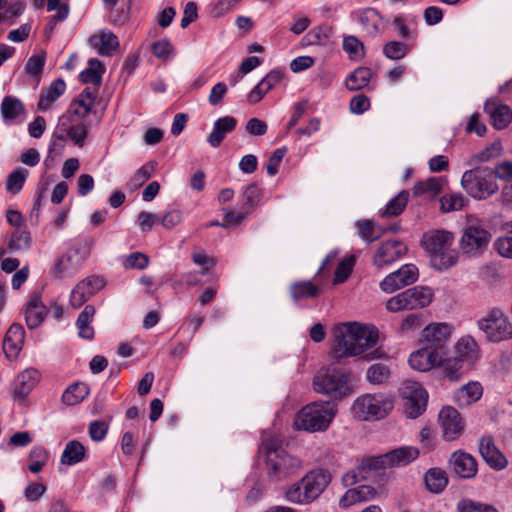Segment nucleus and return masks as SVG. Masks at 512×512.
<instances>
[{"label": "nucleus", "mask_w": 512, "mask_h": 512, "mask_svg": "<svg viewBox=\"0 0 512 512\" xmlns=\"http://www.w3.org/2000/svg\"><path fill=\"white\" fill-rule=\"evenodd\" d=\"M491 234L480 224H469L463 232L460 247L466 254L476 255L486 249Z\"/></svg>", "instance_id": "4468645a"}, {"label": "nucleus", "mask_w": 512, "mask_h": 512, "mask_svg": "<svg viewBox=\"0 0 512 512\" xmlns=\"http://www.w3.org/2000/svg\"><path fill=\"white\" fill-rule=\"evenodd\" d=\"M29 175V171L22 167H16L6 178L5 188L10 194H17L21 191Z\"/></svg>", "instance_id": "c03bdc74"}, {"label": "nucleus", "mask_w": 512, "mask_h": 512, "mask_svg": "<svg viewBox=\"0 0 512 512\" xmlns=\"http://www.w3.org/2000/svg\"><path fill=\"white\" fill-rule=\"evenodd\" d=\"M66 134L68 139L74 142L78 147H83L88 135V125L84 122L69 125V118L66 117Z\"/></svg>", "instance_id": "3c124183"}, {"label": "nucleus", "mask_w": 512, "mask_h": 512, "mask_svg": "<svg viewBox=\"0 0 512 512\" xmlns=\"http://www.w3.org/2000/svg\"><path fill=\"white\" fill-rule=\"evenodd\" d=\"M313 387L317 393L341 399L352 392L351 373L335 367L321 368L314 376Z\"/></svg>", "instance_id": "423d86ee"}, {"label": "nucleus", "mask_w": 512, "mask_h": 512, "mask_svg": "<svg viewBox=\"0 0 512 512\" xmlns=\"http://www.w3.org/2000/svg\"><path fill=\"white\" fill-rule=\"evenodd\" d=\"M389 376L390 369L383 363L371 365L366 372V378L372 384H382L388 380Z\"/></svg>", "instance_id": "6e6d98bb"}, {"label": "nucleus", "mask_w": 512, "mask_h": 512, "mask_svg": "<svg viewBox=\"0 0 512 512\" xmlns=\"http://www.w3.org/2000/svg\"><path fill=\"white\" fill-rule=\"evenodd\" d=\"M494 248L501 256L512 259V236L499 237Z\"/></svg>", "instance_id": "338daca9"}, {"label": "nucleus", "mask_w": 512, "mask_h": 512, "mask_svg": "<svg viewBox=\"0 0 512 512\" xmlns=\"http://www.w3.org/2000/svg\"><path fill=\"white\" fill-rule=\"evenodd\" d=\"M443 437L447 441L457 439L464 431V422L460 413L451 406L443 407L439 413Z\"/></svg>", "instance_id": "6ab92c4d"}, {"label": "nucleus", "mask_w": 512, "mask_h": 512, "mask_svg": "<svg viewBox=\"0 0 512 512\" xmlns=\"http://www.w3.org/2000/svg\"><path fill=\"white\" fill-rule=\"evenodd\" d=\"M484 111L490 116L492 125L498 129H505L512 121V110L505 104H499L495 100L485 102Z\"/></svg>", "instance_id": "cd10ccee"}, {"label": "nucleus", "mask_w": 512, "mask_h": 512, "mask_svg": "<svg viewBox=\"0 0 512 512\" xmlns=\"http://www.w3.org/2000/svg\"><path fill=\"white\" fill-rule=\"evenodd\" d=\"M393 399L384 394H365L358 397L352 411L359 420H379L386 417L393 409Z\"/></svg>", "instance_id": "1a4fd4ad"}, {"label": "nucleus", "mask_w": 512, "mask_h": 512, "mask_svg": "<svg viewBox=\"0 0 512 512\" xmlns=\"http://www.w3.org/2000/svg\"><path fill=\"white\" fill-rule=\"evenodd\" d=\"M90 45L98 51L101 56H112L119 47L117 36L111 31L102 30L89 39Z\"/></svg>", "instance_id": "c756f323"}, {"label": "nucleus", "mask_w": 512, "mask_h": 512, "mask_svg": "<svg viewBox=\"0 0 512 512\" xmlns=\"http://www.w3.org/2000/svg\"><path fill=\"white\" fill-rule=\"evenodd\" d=\"M464 359L454 357L448 358L447 356L442 358L441 363L438 366L442 367L443 373L450 381H459L466 373L464 368Z\"/></svg>", "instance_id": "4c0bfd02"}, {"label": "nucleus", "mask_w": 512, "mask_h": 512, "mask_svg": "<svg viewBox=\"0 0 512 512\" xmlns=\"http://www.w3.org/2000/svg\"><path fill=\"white\" fill-rule=\"evenodd\" d=\"M502 154V145L500 142H494L485 149L473 154L469 159L470 165L489 162L498 158Z\"/></svg>", "instance_id": "de8ad7c7"}, {"label": "nucleus", "mask_w": 512, "mask_h": 512, "mask_svg": "<svg viewBox=\"0 0 512 512\" xmlns=\"http://www.w3.org/2000/svg\"><path fill=\"white\" fill-rule=\"evenodd\" d=\"M424 482L428 491L439 494L446 488L448 477L444 470L435 467L425 473Z\"/></svg>", "instance_id": "c9c22d12"}, {"label": "nucleus", "mask_w": 512, "mask_h": 512, "mask_svg": "<svg viewBox=\"0 0 512 512\" xmlns=\"http://www.w3.org/2000/svg\"><path fill=\"white\" fill-rule=\"evenodd\" d=\"M89 394V388L85 383H73L62 394V402L67 406L77 405Z\"/></svg>", "instance_id": "37998d69"}, {"label": "nucleus", "mask_w": 512, "mask_h": 512, "mask_svg": "<svg viewBox=\"0 0 512 512\" xmlns=\"http://www.w3.org/2000/svg\"><path fill=\"white\" fill-rule=\"evenodd\" d=\"M45 65V54L32 55L25 64V72L30 76H39Z\"/></svg>", "instance_id": "052dcab7"}, {"label": "nucleus", "mask_w": 512, "mask_h": 512, "mask_svg": "<svg viewBox=\"0 0 512 512\" xmlns=\"http://www.w3.org/2000/svg\"><path fill=\"white\" fill-rule=\"evenodd\" d=\"M494 178L497 177L501 180H512V161H502L498 163L492 171Z\"/></svg>", "instance_id": "774afa93"}, {"label": "nucleus", "mask_w": 512, "mask_h": 512, "mask_svg": "<svg viewBox=\"0 0 512 512\" xmlns=\"http://www.w3.org/2000/svg\"><path fill=\"white\" fill-rule=\"evenodd\" d=\"M407 253L406 245L398 240L382 242L373 256V264L381 269L391 265Z\"/></svg>", "instance_id": "f3484780"}, {"label": "nucleus", "mask_w": 512, "mask_h": 512, "mask_svg": "<svg viewBox=\"0 0 512 512\" xmlns=\"http://www.w3.org/2000/svg\"><path fill=\"white\" fill-rule=\"evenodd\" d=\"M149 264V258L146 254L141 252L131 253L124 263L127 268L131 269H145Z\"/></svg>", "instance_id": "0e129e2a"}, {"label": "nucleus", "mask_w": 512, "mask_h": 512, "mask_svg": "<svg viewBox=\"0 0 512 512\" xmlns=\"http://www.w3.org/2000/svg\"><path fill=\"white\" fill-rule=\"evenodd\" d=\"M441 361L442 357L438 355L437 352H434L424 345H421L418 350L412 352L408 359L410 367L420 372L431 370L438 366Z\"/></svg>", "instance_id": "412c9836"}, {"label": "nucleus", "mask_w": 512, "mask_h": 512, "mask_svg": "<svg viewBox=\"0 0 512 512\" xmlns=\"http://www.w3.org/2000/svg\"><path fill=\"white\" fill-rule=\"evenodd\" d=\"M0 112L3 122L7 125H12L21 122V118H24L26 114V109L19 98L7 95L2 99Z\"/></svg>", "instance_id": "393cba45"}, {"label": "nucleus", "mask_w": 512, "mask_h": 512, "mask_svg": "<svg viewBox=\"0 0 512 512\" xmlns=\"http://www.w3.org/2000/svg\"><path fill=\"white\" fill-rule=\"evenodd\" d=\"M330 482L331 474L328 470H311L287 490L286 498L296 504L311 503L324 492Z\"/></svg>", "instance_id": "20e7f679"}, {"label": "nucleus", "mask_w": 512, "mask_h": 512, "mask_svg": "<svg viewBox=\"0 0 512 512\" xmlns=\"http://www.w3.org/2000/svg\"><path fill=\"white\" fill-rule=\"evenodd\" d=\"M105 286L102 277L91 275L81 280L71 291L70 304L74 308L81 307L90 297Z\"/></svg>", "instance_id": "dca6fc26"}, {"label": "nucleus", "mask_w": 512, "mask_h": 512, "mask_svg": "<svg viewBox=\"0 0 512 512\" xmlns=\"http://www.w3.org/2000/svg\"><path fill=\"white\" fill-rule=\"evenodd\" d=\"M419 271L414 264H404L398 270L388 274L381 282L380 288L386 293H392L402 287L413 284L418 280Z\"/></svg>", "instance_id": "2eb2a0df"}, {"label": "nucleus", "mask_w": 512, "mask_h": 512, "mask_svg": "<svg viewBox=\"0 0 512 512\" xmlns=\"http://www.w3.org/2000/svg\"><path fill=\"white\" fill-rule=\"evenodd\" d=\"M467 202V199L461 193L445 194L441 197V211L452 212L461 210Z\"/></svg>", "instance_id": "864d4df0"}, {"label": "nucleus", "mask_w": 512, "mask_h": 512, "mask_svg": "<svg viewBox=\"0 0 512 512\" xmlns=\"http://www.w3.org/2000/svg\"><path fill=\"white\" fill-rule=\"evenodd\" d=\"M337 405L330 401H317L304 406L296 415L297 430L308 432L326 431L337 414Z\"/></svg>", "instance_id": "7ed1b4c3"}, {"label": "nucleus", "mask_w": 512, "mask_h": 512, "mask_svg": "<svg viewBox=\"0 0 512 512\" xmlns=\"http://www.w3.org/2000/svg\"><path fill=\"white\" fill-rule=\"evenodd\" d=\"M409 199V192L406 190L400 191L394 198H392L386 205L385 211L382 212V216H398L400 215Z\"/></svg>", "instance_id": "8fccbe9b"}, {"label": "nucleus", "mask_w": 512, "mask_h": 512, "mask_svg": "<svg viewBox=\"0 0 512 512\" xmlns=\"http://www.w3.org/2000/svg\"><path fill=\"white\" fill-rule=\"evenodd\" d=\"M351 17L362 26L367 34L375 36L380 33L383 18L375 8L358 9L351 13Z\"/></svg>", "instance_id": "5701e85b"}, {"label": "nucleus", "mask_w": 512, "mask_h": 512, "mask_svg": "<svg viewBox=\"0 0 512 512\" xmlns=\"http://www.w3.org/2000/svg\"><path fill=\"white\" fill-rule=\"evenodd\" d=\"M405 400V413L410 418H417L427 407L428 393L418 382H406L402 389Z\"/></svg>", "instance_id": "ddd939ff"}, {"label": "nucleus", "mask_w": 512, "mask_h": 512, "mask_svg": "<svg viewBox=\"0 0 512 512\" xmlns=\"http://www.w3.org/2000/svg\"><path fill=\"white\" fill-rule=\"evenodd\" d=\"M264 445L266 449L268 474L274 480H281L300 467V460L289 455L281 447L278 439L269 438Z\"/></svg>", "instance_id": "0eeeda50"}, {"label": "nucleus", "mask_w": 512, "mask_h": 512, "mask_svg": "<svg viewBox=\"0 0 512 512\" xmlns=\"http://www.w3.org/2000/svg\"><path fill=\"white\" fill-rule=\"evenodd\" d=\"M40 379V373L34 368H28L17 375L13 382L15 398L25 399L34 389Z\"/></svg>", "instance_id": "b1692460"}, {"label": "nucleus", "mask_w": 512, "mask_h": 512, "mask_svg": "<svg viewBox=\"0 0 512 512\" xmlns=\"http://www.w3.org/2000/svg\"><path fill=\"white\" fill-rule=\"evenodd\" d=\"M450 464L453 471L461 478L470 479L477 473V461L469 453L456 451L451 455Z\"/></svg>", "instance_id": "a878e982"}, {"label": "nucleus", "mask_w": 512, "mask_h": 512, "mask_svg": "<svg viewBox=\"0 0 512 512\" xmlns=\"http://www.w3.org/2000/svg\"><path fill=\"white\" fill-rule=\"evenodd\" d=\"M370 108V99L364 94H357L350 100V110L354 114H362Z\"/></svg>", "instance_id": "69168bd1"}, {"label": "nucleus", "mask_w": 512, "mask_h": 512, "mask_svg": "<svg viewBox=\"0 0 512 512\" xmlns=\"http://www.w3.org/2000/svg\"><path fill=\"white\" fill-rule=\"evenodd\" d=\"M10 250L12 251H23L27 250L31 246V236L26 229H16L8 243Z\"/></svg>", "instance_id": "603ef678"}, {"label": "nucleus", "mask_w": 512, "mask_h": 512, "mask_svg": "<svg viewBox=\"0 0 512 512\" xmlns=\"http://www.w3.org/2000/svg\"><path fill=\"white\" fill-rule=\"evenodd\" d=\"M25 330L19 323H13L8 328L4 340L3 351L8 359H15L22 349L24 343Z\"/></svg>", "instance_id": "4be33fe9"}, {"label": "nucleus", "mask_w": 512, "mask_h": 512, "mask_svg": "<svg viewBox=\"0 0 512 512\" xmlns=\"http://www.w3.org/2000/svg\"><path fill=\"white\" fill-rule=\"evenodd\" d=\"M237 120L232 116L218 118L213 125V129L207 137V142L214 148L218 147L225 139L228 133L235 130Z\"/></svg>", "instance_id": "7c9ffc66"}, {"label": "nucleus", "mask_w": 512, "mask_h": 512, "mask_svg": "<svg viewBox=\"0 0 512 512\" xmlns=\"http://www.w3.org/2000/svg\"><path fill=\"white\" fill-rule=\"evenodd\" d=\"M479 452L487 465L495 470H503L508 465L506 457L496 447L492 436H483L480 439Z\"/></svg>", "instance_id": "aec40b11"}, {"label": "nucleus", "mask_w": 512, "mask_h": 512, "mask_svg": "<svg viewBox=\"0 0 512 512\" xmlns=\"http://www.w3.org/2000/svg\"><path fill=\"white\" fill-rule=\"evenodd\" d=\"M477 325L490 342L499 343L512 338V322L500 308L488 311Z\"/></svg>", "instance_id": "9d476101"}, {"label": "nucleus", "mask_w": 512, "mask_h": 512, "mask_svg": "<svg viewBox=\"0 0 512 512\" xmlns=\"http://www.w3.org/2000/svg\"><path fill=\"white\" fill-rule=\"evenodd\" d=\"M392 25L397 32L398 36L405 41L416 40L418 37V32L416 29H411L407 25V20L403 15H397L393 21Z\"/></svg>", "instance_id": "4d7b16f0"}, {"label": "nucleus", "mask_w": 512, "mask_h": 512, "mask_svg": "<svg viewBox=\"0 0 512 512\" xmlns=\"http://www.w3.org/2000/svg\"><path fill=\"white\" fill-rule=\"evenodd\" d=\"M453 242V234L444 230H436L423 235L422 245L430 255L434 267L446 270L457 263L458 252L452 248Z\"/></svg>", "instance_id": "f03ea898"}, {"label": "nucleus", "mask_w": 512, "mask_h": 512, "mask_svg": "<svg viewBox=\"0 0 512 512\" xmlns=\"http://www.w3.org/2000/svg\"><path fill=\"white\" fill-rule=\"evenodd\" d=\"M359 236L367 243H372L379 239L384 233V229L375 225L372 220H362L357 222Z\"/></svg>", "instance_id": "49530a36"}, {"label": "nucleus", "mask_w": 512, "mask_h": 512, "mask_svg": "<svg viewBox=\"0 0 512 512\" xmlns=\"http://www.w3.org/2000/svg\"><path fill=\"white\" fill-rule=\"evenodd\" d=\"M65 89L64 80L60 78L54 80L45 91H42L38 101V109L40 111L50 109L52 104L65 92Z\"/></svg>", "instance_id": "473e14b6"}, {"label": "nucleus", "mask_w": 512, "mask_h": 512, "mask_svg": "<svg viewBox=\"0 0 512 512\" xmlns=\"http://www.w3.org/2000/svg\"><path fill=\"white\" fill-rule=\"evenodd\" d=\"M343 50L348 55L349 59L353 61H360L365 56L364 44L353 35L344 37Z\"/></svg>", "instance_id": "09e8293b"}, {"label": "nucleus", "mask_w": 512, "mask_h": 512, "mask_svg": "<svg viewBox=\"0 0 512 512\" xmlns=\"http://www.w3.org/2000/svg\"><path fill=\"white\" fill-rule=\"evenodd\" d=\"M290 293L294 301H301L316 298L320 293V288L311 281H299L290 286Z\"/></svg>", "instance_id": "79ce46f5"}, {"label": "nucleus", "mask_w": 512, "mask_h": 512, "mask_svg": "<svg viewBox=\"0 0 512 512\" xmlns=\"http://www.w3.org/2000/svg\"><path fill=\"white\" fill-rule=\"evenodd\" d=\"M385 457L386 453L364 459L355 470L348 472L343 477V481H351V483H354L358 480H366L379 470H384L390 467L389 461L386 460Z\"/></svg>", "instance_id": "a211bd4d"}, {"label": "nucleus", "mask_w": 512, "mask_h": 512, "mask_svg": "<svg viewBox=\"0 0 512 512\" xmlns=\"http://www.w3.org/2000/svg\"><path fill=\"white\" fill-rule=\"evenodd\" d=\"M444 180L442 177H430L423 181H418L413 187L414 196L436 197L442 191Z\"/></svg>", "instance_id": "ea45409f"}, {"label": "nucleus", "mask_w": 512, "mask_h": 512, "mask_svg": "<svg viewBox=\"0 0 512 512\" xmlns=\"http://www.w3.org/2000/svg\"><path fill=\"white\" fill-rule=\"evenodd\" d=\"M95 244L92 237H79L67 249L65 254L59 257L53 266L52 273L58 279L71 277L84 264Z\"/></svg>", "instance_id": "39448f33"}, {"label": "nucleus", "mask_w": 512, "mask_h": 512, "mask_svg": "<svg viewBox=\"0 0 512 512\" xmlns=\"http://www.w3.org/2000/svg\"><path fill=\"white\" fill-rule=\"evenodd\" d=\"M28 469L32 473L40 472L48 461L47 451L43 447H34L29 454Z\"/></svg>", "instance_id": "5fc2aeb1"}, {"label": "nucleus", "mask_w": 512, "mask_h": 512, "mask_svg": "<svg viewBox=\"0 0 512 512\" xmlns=\"http://www.w3.org/2000/svg\"><path fill=\"white\" fill-rule=\"evenodd\" d=\"M95 307L93 305H86L76 320V327L78 329V336L85 340H92L94 338V328L91 323L95 315Z\"/></svg>", "instance_id": "72a5a7b5"}, {"label": "nucleus", "mask_w": 512, "mask_h": 512, "mask_svg": "<svg viewBox=\"0 0 512 512\" xmlns=\"http://www.w3.org/2000/svg\"><path fill=\"white\" fill-rule=\"evenodd\" d=\"M412 49V46L401 41L391 40L382 47L383 55L390 60L403 59Z\"/></svg>", "instance_id": "a18cd8bd"}, {"label": "nucleus", "mask_w": 512, "mask_h": 512, "mask_svg": "<svg viewBox=\"0 0 512 512\" xmlns=\"http://www.w3.org/2000/svg\"><path fill=\"white\" fill-rule=\"evenodd\" d=\"M418 448L414 446H402L386 453L385 459L389 461L390 467L405 466L417 459Z\"/></svg>", "instance_id": "2f4dec72"}, {"label": "nucleus", "mask_w": 512, "mask_h": 512, "mask_svg": "<svg viewBox=\"0 0 512 512\" xmlns=\"http://www.w3.org/2000/svg\"><path fill=\"white\" fill-rule=\"evenodd\" d=\"M373 76L372 70L368 67H358L351 72L346 80V88L350 91H358L368 86Z\"/></svg>", "instance_id": "e433bc0d"}, {"label": "nucleus", "mask_w": 512, "mask_h": 512, "mask_svg": "<svg viewBox=\"0 0 512 512\" xmlns=\"http://www.w3.org/2000/svg\"><path fill=\"white\" fill-rule=\"evenodd\" d=\"M98 97L96 88L86 87L76 99L72 101L69 112L80 119H84L92 110Z\"/></svg>", "instance_id": "bb28decb"}, {"label": "nucleus", "mask_w": 512, "mask_h": 512, "mask_svg": "<svg viewBox=\"0 0 512 512\" xmlns=\"http://www.w3.org/2000/svg\"><path fill=\"white\" fill-rule=\"evenodd\" d=\"M25 321L29 329L37 328L45 319L47 315V308L42 303L41 297L38 294H33L26 303Z\"/></svg>", "instance_id": "c85d7f7f"}, {"label": "nucleus", "mask_w": 512, "mask_h": 512, "mask_svg": "<svg viewBox=\"0 0 512 512\" xmlns=\"http://www.w3.org/2000/svg\"><path fill=\"white\" fill-rule=\"evenodd\" d=\"M86 457V448L82 443L77 440L69 441L61 455V463L72 466L81 461Z\"/></svg>", "instance_id": "58836bf2"}, {"label": "nucleus", "mask_w": 512, "mask_h": 512, "mask_svg": "<svg viewBox=\"0 0 512 512\" xmlns=\"http://www.w3.org/2000/svg\"><path fill=\"white\" fill-rule=\"evenodd\" d=\"M461 185L471 197L478 200L487 199L499 189L492 171L487 167H476L465 171L461 178Z\"/></svg>", "instance_id": "6e6552de"}, {"label": "nucleus", "mask_w": 512, "mask_h": 512, "mask_svg": "<svg viewBox=\"0 0 512 512\" xmlns=\"http://www.w3.org/2000/svg\"><path fill=\"white\" fill-rule=\"evenodd\" d=\"M334 344L330 356L342 359L358 356L374 347L379 338L377 328L356 322L338 325L334 330Z\"/></svg>", "instance_id": "f257e3e1"}, {"label": "nucleus", "mask_w": 512, "mask_h": 512, "mask_svg": "<svg viewBox=\"0 0 512 512\" xmlns=\"http://www.w3.org/2000/svg\"><path fill=\"white\" fill-rule=\"evenodd\" d=\"M459 512H498L496 508L488 504H482L470 499H464L457 504Z\"/></svg>", "instance_id": "13d9d810"}, {"label": "nucleus", "mask_w": 512, "mask_h": 512, "mask_svg": "<svg viewBox=\"0 0 512 512\" xmlns=\"http://www.w3.org/2000/svg\"><path fill=\"white\" fill-rule=\"evenodd\" d=\"M260 200V189L256 184L248 185L243 191V206L244 210L251 211Z\"/></svg>", "instance_id": "bf43d9fd"}, {"label": "nucleus", "mask_w": 512, "mask_h": 512, "mask_svg": "<svg viewBox=\"0 0 512 512\" xmlns=\"http://www.w3.org/2000/svg\"><path fill=\"white\" fill-rule=\"evenodd\" d=\"M482 393L483 389L480 383L469 382L455 392L454 399L460 406H469L478 401Z\"/></svg>", "instance_id": "f704fd0d"}, {"label": "nucleus", "mask_w": 512, "mask_h": 512, "mask_svg": "<svg viewBox=\"0 0 512 512\" xmlns=\"http://www.w3.org/2000/svg\"><path fill=\"white\" fill-rule=\"evenodd\" d=\"M104 68L98 59H90L88 67L80 73V80L85 84H92V88L99 90L102 83Z\"/></svg>", "instance_id": "a19ab883"}, {"label": "nucleus", "mask_w": 512, "mask_h": 512, "mask_svg": "<svg viewBox=\"0 0 512 512\" xmlns=\"http://www.w3.org/2000/svg\"><path fill=\"white\" fill-rule=\"evenodd\" d=\"M450 337L451 327L447 323H431L422 330L419 343L443 358L448 355Z\"/></svg>", "instance_id": "f8f14e48"}, {"label": "nucleus", "mask_w": 512, "mask_h": 512, "mask_svg": "<svg viewBox=\"0 0 512 512\" xmlns=\"http://www.w3.org/2000/svg\"><path fill=\"white\" fill-rule=\"evenodd\" d=\"M476 346L477 344L473 338L462 337L456 344L457 353L460 355L459 358H472Z\"/></svg>", "instance_id": "680f3d73"}, {"label": "nucleus", "mask_w": 512, "mask_h": 512, "mask_svg": "<svg viewBox=\"0 0 512 512\" xmlns=\"http://www.w3.org/2000/svg\"><path fill=\"white\" fill-rule=\"evenodd\" d=\"M287 149L284 147L277 148L269 157L266 169L270 176H275L278 173V167L284 158Z\"/></svg>", "instance_id": "e2e57ef3"}, {"label": "nucleus", "mask_w": 512, "mask_h": 512, "mask_svg": "<svg viewBox=\"0 0 512 512\" xmlns=\"http://www.w3.org/2000/svg\"><path fill=\"white\" fill-rule=\"evenodd\" d=\"M433 298V291L427 286H415L391 297L386 308L390 312L413 310L428 306Z\"/></svg>", "instance_id": "9b49d317"}]
</instances>
